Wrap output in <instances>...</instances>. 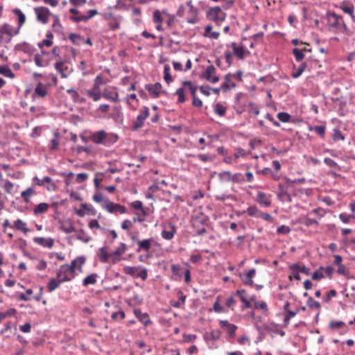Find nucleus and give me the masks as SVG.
Segmentation results:
<instances>
[{
  "instance_id": "34",
  "label": "nucleus",
  "mask_w": 355,
  "mask_h": 355,
  "mask_svg": "<svg viewBox=\"0 0 355 355\" xmlns=\"http://www.w3.org/2000/svg\"><path fill=\"white\" fill-rule=\"evenodd\" d=\"M254 309H260L263 311V314L268 315L269 313V309L268 305L264 301H257L254 302Z\"/></svg>"
},
{
  "instance_id": "43",
  "label": "nucleus",
  "mask_w": 355,
  "mask_h": 355,
  "mask_svg": "<svg viewBox=\"0 0 355 355\" xmlns=\"http://www.w3.org/2000/svg\"><path fill=\"white\" fill-rule=\"evenodd\" d=\"M80 207L85 210L86 214H87L91 216H95L96 214V210L90 204L82 203Z\"/></svg>"
},
{
  "instance_id": "14",
  "label": "nucleus",
  "mask_w": 355,
  "mask_h": 355,
  "mask_svg": "<svg viewBox=\"0 0 355 355\" xmlns=\"http://www.w3.org/2000/svg\"><path fill=\"white\" fill-rule=\"evenodd\" d=\"M257 201L261 206L264 207H269L271 205V200L270 198V196H267L265 193L262 191H258L257 196Z\"/></svg>"
},
{
  "instance_id": "1",
  "label": "nucleus",
  "mask_w": 355,
  "mask_h": 355,
  "mask_svg": "<svg viewBox=\"0 0 355 355\" xmlns=\"http://www.w3.org/2000/svg\"><path fill=\"white\" fill-rule=\"evenodd\" d=\"M91 140L96 144L110 146L118 140V136L113 133H107L105 130H99L92 133Z\"/></svg>"
},
{
  "instance_id": "39",
  "label": "nucleus",
  "mask_w": 355,
  "mask_h": 355,
  "mask_svg": "<svg viewBox=\"0 0 355 355\" xmlns=\"http://www.w3.org/2000/svg\"><path fill=\"white\" fill-rule=\"evenodd\" d=\"M307 67V64L306 62H302L299 67L293 72L292 77L293 78H299L302 73L305 71L306 68Z\"/></svg>"
},
{
  "instance_id": "58",
  "label": "nucleus",
  "mask_w": 355,
  "mask_h": 355,
  "mask_svg": "<svg viewBox=\"0 0 355 355\" xmlns=\"http://www.w3.org/2000/svg\"><path fill=\"white\" fill-rule=\"evenodd\" d=\"M291 227L287 225H282L279 226V227H277V233L279 234L286 235V234H289L291 232Z\"/></svg>"
},
{
  "instance_id": "51",
  "label": "nucleus",
  "mask_w": 355,
  "mask_h": 355,
  "mask_svg": "<svg viewBox=\"0 0 355 355\" xmlns=\"http://www.w3.org/2000/svg\"><path fill=\"white\" fill-rule=\"evenodd\" d=\"M69 38L75 45H79L80 42L83 40V38L81 37V35L77 33H70Z\"/></svg>"
},
{
  "instance_id": "21",
  "label": "nucleus",
  "mask_w": 355,
  "mask_h": 355,
  "mask_svg": "<svg viewBox=\"0 0 355 355\" xmlns=\"http://www.w3.org/2000/svg\"><path fill=\"white\" fill-rule=\"evenodd\" d=\"M341 19L342 17L337 15L336 13H330L329 15V21L330 23L331 27L338 28L340 26V20Z\"/></svg>"
},
{
  "instance_id": "31",
  "label": "nucleus",
  "mask_w": 355,
  "mask_h": 355,
  "mask_svg": "<svg viewBox=\"0 0 355 355\" xmlns=\"http://www.w3.org/2000/svg\"><path fill=\"white\" fill-rule=\"evenodd\" d=\"M0 185L4 189V191L8 193H12L14 189V185L12 182L0 179Z\"/></svg>"
},
{
  "instance_id": "62",
  "label": "nucleus",
  "mask_w": 355,
  "mask_h": 355,
  "mask_svg": "<svg viewBox=\"0 0 355 355\" xmlns=\"http://www.w3.org/2000/svg\"><path fill=\"white\" fill-rule=\"evenodd\" d=\"M236 295H233V293H232L231 296L230 297H228L226 301H225V305L228 307V308H230L231 310H234V306H235V304H236V301L234 299V297H235Z\"/></svg>"
},
{
  "instance_id": "26",
  "label": "nucleus",
  "mask_w": 355,
  "mask_h": 355,
  "mask_svg": "<svg viewBox=\"0 0 355 355\" xmlns=\"http://www.w3.org/2000/svg\"><path fill=\"white\" fill-rule=\"evenodd\" d=\"M17 17L18 25L21 27L26 21V16L19 8H14L12 11Z\"/></svg>"
},
{
  "instance_id": "3",
  "label": "nucleus",
  "mask_w": 355,
  "mask_h": 355,
  "mask_svg": "<svg viewBox=\"0 0 355 355\" xmlns=\"http://www.w3.org/2000/svg\"><path fill=\"white\" fill-rule=\"evenodd\" d=\"M149 108L146 106L143 107L142 110H139L136 120L132 123V130H137L141 128L144 125V121L149 116Z\"/></svg>"
},
{
  "instance_id": "44",
  "label": "nucleus",
  "mask_w": 355,
  "mask_h": 355,
  "mask_svg": "<svg viewBox=\"0 0 355 355\" xmlns=\"http://www.w3.org/2000/svg\"><path fill=\"white\" fill-rule=\"evenodd\" d=\"M59 137H60L59 132H54V138L50 141V144H49L50 150H54L58 148V145H59V141H58Z\"/></svg>"
},
{
  "instance_id": "55",
  "label": "nucleus",
  "mask_w": 355,
  "mask_h": 355,
  "mask_svg": "<svg viewBox=\"0 0 355 355\" xmlns=\"http://www.w3.org/2000/svg\"><path fill=\"white\" fill-rule=\"evenodd\" d=\"M127 250V246L124 243H120V247L111 253L112 255L121 256Z\"/></svg>"
},
{
  "instance_id": "46",
  "label": "nucleus",
  "mask_w": 355,
  "mask_h": 355,
  "mask_svg": "<svg viewBox=\"0 0 355 355\" xmlns=\"http://www.w3.org/2000/svg\"><path fill=\"white\" fill-rule=\"evenodd\" d=\"M87 94L88 96L92 98L94 101H98L102 96V94H101L100 91H96L92 89L87 90Z\"/></svg>"
},
{
  "instance_id": "60",
  "label": "nucleus",
  "mask_w": 355,
  "mask_h": 355,
  "mask_svg": "<svg viewBox=\"0 0 355 355\" xmlns=\"http://www.w3.org/2000/svg\"><path fill=\"white\" fill-rule=\"evenodd\" d=\"M44 187L46 189L47 191H54L57 189L58 187L55 182V181L53 180V179H52V180H50V181H47V182H45V186Z\"/></svg>"
},
{
  "instance_id": "49",
  "label": "nucleus",
  "mask_w": 355,
  "mask_h": 355,
  "mask_svg": "<svg viewBox=\"0 0 355 355\" xmlns=\"http://www.w3.org/2000/svg\"><path fill=\"white\" fill-rule=\"evenodd\" d=\"M214 112L220 116H223L225 114L226 108L220 103H216L214 107Z\"/></svg>"
},
{
  "instance_id": "40",
  "label": "nucleus",
  "mask_w": 355,
  "mask_h": 355,
  "mask_svg": "<svg viewBox=\"0 0 355 355\" xmlns=\"http://www.w3.org/2000/svg\"><path fill=\"white\" fill-rule=\"evenodd\" d=\"M1 33L8 35V37H13L12 27L8 23L1 25Z\"/></svg>"
},
{
  "instance_id": "7",
  "label": "nucleus",
  "mask_w": 355,
  "mask_h": 355,
  "mask_svg": "<svg viewBox=\"0 0 355 355\" xmlns=\"http://www.w3.org/2000/svg\"><path fill=\"white\" fill-rule=\"evenodd\" d=\"M304 182L305 179H293V180L291 179H286L284 186H288L289 183L292 184L294 193H291V194L297 196L303 193V189L302 188H298L297 186L303 184Z\"/></svg>"
},
{
  "instance_id": "37",
  "label": "nucleus",
  "mask_w": 355,
  "mask_h": 355,
  "mask_svg": "<svg viewBox=\"0 0 355 355\" xmlns=\"http://www.w3.org/2000/svg\"><path fill=\"white\" fill-rule=\"evenodd\" d=\"M100 254H99V259L100 261L102 263H107L109 257L112 256V254H108L106 251V247H101L99 249Z\"/></svg>"
},
{
  "instance_id": "25",
  "label": "nucleus",
  "mask_w": 355,
  "mask_h": 355,
  "mask_svg": "<svg viewBox=\"0 0 355 355\" xmlns=\"http://www.w3.org/2000/svg\"><path fill=\"white\" fill-rule=\"evenodd\" d=\"M231 46L233 49L234 53L239 59H243L245 57V49L243 46H237L235 42L231 43Z\"/></svg>"
},
{
  "instance_id": "17",
  "label": "nucleus",
  "mask_w": 355,
  "mask_h": 355,
  "mask_svg": "<svg viewBox=\"0 0 355 355\" xmlns=\"http://www.w3.org/2000/svg\"><path fill=\"white\" fill-rule=\"evenodd\" d=\"M168 187V183L166 182L164 179H163L159 183H156L153 184L149 187V191H152L155 192L157 190H162L164 192L171 193V191L168 189L166 187Z\"/></svg>"
},
{
  "instance_id": "47",
  "label": "nucleus",
  "mask_w": 355,
  "mask_h": 355,
  "mask_svg": "<svg viewBox=\"0 0 355 355\" xmlns=\"http://www.w3.org/2000/svg\"><path fill=\"white\" fill-rule=\"evenodd\" d=\"M299 264L293 263L289 267V270H291L292 275L296 280H300L301 277L300 275V271H298Z\"/></svg>"
},
{
  "instance_id": "54",
  "label": "nucleus",
  "mask_w": 355,
  "mask_h": 355,
  "mask_svg": "<svg viewBox=\"0 0 355 355\" xmlns=\"http://www.w3.org/2000/svg\"><path fill=\"white\" fill-rule=\"evenodd\" d=\"M33 189L31 187H28V189L21 192V196L24 198V200L28 202L29 201V198L33 195Z\"/></svg>"
},
{
  "instance_id": "18",
  "label": "nucleus",
  "mask_w": 355,
  "mask_h": 355,
  "mask_svg": "<svg viewBox=\"0 0 355 355\" xmlns=\"http://www.w3.org/2000/svg\"><path fill=\"white\" fill-rule=\"evenodd\" d=\"M153 241V239L150 238L138 241V248L136 250V252H139L141 250L148 251L151 248Z\"/></svg>"
},
{
  "instance_id": "2",
  "label": "nucleus",
  "mask_w": 355,
  "mask_h": 355,
  "mask_svg": "<svg viewBox=\"0 0 355 355\" xmlns=\"http://www.w3.org/2000/svg\"><path fill=\"white\" fill-rule=\"evenodd\" d=\"M225 17L226 14L219 6L211 8L207 12V18L214 21L218 26H220L225 21Z\"/></svg>"
},
{
  "instance_id": "6",
  "label": "nucleus",
  "mask_w": 355,
  "mask_h": 355,
  "mask_svg": "<svg viewBox=\"0 0 355 355\" xmlns=\"http://www.w3.org/2000/svg\"><path fill=\"white\" fill-rule=\"evenodd\" d=\"M35 13L36 15L37 20L44 24H46L49 21V17L51 15V13L48 8L40 6L34 8Z\"/></svg>"
},
{
  "instance_id": "57",
  "label": "nucleus",
  "mask_w": 355,
  "mask_h": 355,
  "mask_svg": "<svg viewBox=\"0 0 355 355\" xmlns=\"http://www.w3.org/2000/svg\"><path fill=\"white\" fill-rule=\"evenodd\" d=\"M293 54L294 55L295 60L297 62H301L304 58V55L302 50L295 48L293 49Z\"/></svg>"
},
{
  "instance_id": "20",
  "label": "nucleus",
  "mask_w": 355,
  "mask_h": 355,
  "mask_svg": "<svg viewBox=\"0 0 355 355\" xmlns=\"http://www.w3.org/2000/svg\"><path fill=\"white\" fill-rule=\"evenodd\" d=\"M55 69L61 74L62 78H65L68 76L67 71H68V67L64 65L63 61L60 60L55 63Z\"/></svg>"
},
{
  "instance_id": "28",
  "label": "nucleus",
  "mask_w": 355,
  "mask_h": 355,
  "mask_svg": "<svg viewBox=\"0 0 355 355\" xmlns=\"http://www.w3.org/2000/svg\"><path fill=\"white\" fill-rule=\"evenodd\" d=\"M220 337V331L219 330H213L210 333H205L204 338L206 340H217Z\"/></svg>"
},
{
  "instance_id": "59",
  "label": "nucleus",
  "mask_w": 355,
  "mask_h": 355,
  "mask_svg": "<svg viewBox=\"0 0 355 355\" xmlns=\"http://www.w3.org/2000/svg\"><path fill=\"white\" fill-rule=\"evenodd\" d=\"M280 191L277 193V198L281 201H285L284 198L286 194V186L279 184Z\"/></svg>"
},
{
  "instance_id": "50",
  "label": "nucleus",
  "mask_w": 355,
  "mask_h": 355,
  "mask_svg": "<svg viewBox=\"0 0 355 355\" xmlns=\"http://www.w3.org/2000/svg\"><path fill=\"white\" fill-rule=\"evenodd\" d=\"M170 66L168 64H165L164 67V79L166 82L167 84H169L172 82L173 79L170 73Z\"/></svg>"
},
{
  "instance_id": "4",
  "label": "nucleus",
  "mask_w": 355,
  "mask_h": 355,
  "mask_svg": "<svg viewBox=\"0 0 355 355\" xmlns=\"http://www.w3.org/2000/svg\"><path fill=\"white\" fill-rule=\"evenodd\" d=\"M105 204H101V207L111 214L115 212L125 214L127 212V209L125 206H123L120 204L114 203L111 202L108 198H105Z\"/></svg>"
},
{
  "instance_id": "22",
  "label": "nucleus",
  "mask_w": 355,
  "mask_h": 355,
  "mask_svg": "<svg viewBox=\"0 0 355 355\" xmlns=\"http://www.w3.org/2000/svg\"><path fill=\"white\" fill-rule=\"evenodd\" d=\"M231 73H227L225 76V82L221 85V88L224 91L229 90L231 87H236V85L234 83L231 82Z\"/></svg>"
},
{
  "instance_id": "45",
  "label": "nucleus",
  "mask_w": 355,
  "mask_h": 355,
  "mask_svg": "<svg viewBox=\"0 0 355 355\" xmlns=\"http://www.w3.org/2000/svg\"><path fill=\"white\" fill-rule=\"evenodd\" d=\"M53 34L50 32H48L46 33V38L43 40L42 42L38 44L39 47L42 48L43 45H45L46 46H50L53 44Z\"/></svg>"
},
{
  "instance_id": "16",
  "label": "nucleus",
  "mask_w": 355,
  "mask_h": 355,
  "mask_svg": "<svg viewBox=\"0 0 355 355\" xmlns=\"http://www.w3.org/2000/svg\"><path fill=\"white\" fill-rule=\"evenodd\" d=\"M47 94L46 87L44 85H43L41 82H39L36 85L34 93L32 95V97L34 98L35 96H40L41 98H44Z\"/></svg>"
},
{
  "instance_id": "32",
  "label": "nucleus",
  "mask_w": 355,
  "mask_h": 355,
  "mask_svg": "<svg viewBox=\"0 0 355 355\" xmlns=\"http://www.w3.org/2000/svg\"><path fill=\"white\" fill-rule=\"evenodd\" d=\"M97 277L98 275L96 273L90 274L83 280V285L87 286L89 284H95L96 283Z\"/></svg>"
},
{
  "instance_id": "11",
  "label": "nucleus",
  "mask_w": 355,
  "mask_h": 355,
  "mask_svg": "<svg viewBox=\"0 0 355 355\" xmlns=\"http://www.w3.org/2000/svg\"><path fill=\"white\" fill-rule=\"evenodd\" d=\"M162 85L159 83H156L155 84H146L145 88L148 92L152 95L154 98L159 97Z\"/></svg>"
},
{
  "instance_id": "52",
  "label": "nucleus",
  "mask_w": 355,
  "mask_h": 355,
  "mask_svg": "<svg viewBox=\"0 0 355 355\" xmlns=\"http://www.w3.org/2000/svg\"><path fill=\"white\" fill-rule=\"evenodd\" d=\"M207 218L197 216L193 220V227H198L200 225H204L207 223Z\"/></svg>"
},
{
  "instance_id": "23",
  "label": "nucleus",
  "mask_w": 355,
  "mask_h": 355,
  "mask_svg": "<svg viewBox=\"0 0 355 355\" xmlns=\"http://www.w3.org/2000/svg\"><path fill=\"white\" fill-rule=\"evenodd\" d=\"M76 239L85 243H89L92 240V237L89 236L83 229L76 230Z\"/></svg>"
},
{
  "instance_id": "36",
  "label": "nucleus",
  "mask_w": 355,
  "mask_h": 355,
  "mask_svg": "<svg viewBox=\"0 0 355 355\" xmlns=\"http://www.w3.org/2000/svg\"><path fill=\"white\" fill-rule=\"evenodd\" d=\"M246 212L250 216L259 218L262 211L256 206H250L247 209Z\"/></svg>"
},
{
  "instance_id": "24",
  "label": "nucleus",
  "mask_w": 355,
  "mask_h": 355,
  "mask_svg": "<svg viewBox=\"0 0 355 355\" xmlns=\"http://www.w3.org/2000/svg\"><path fill=\"white\" fill-rule=\"evenodd\" d=\"M85 261H86V259L84 256H79L77 258L72 260L69 265H71V266H73L79 271H81L82 266L85 264Z\"/></svg>"
},
{
  "instance_id": "64",
  "label": "nucleus",
  "mask_w": 355,
  "mask_h": 355,
  "mask_svg": "<svg viewBox=\"0 0 355 355\" xmlns=\"http://www.w3.org/2000/svg\"><path fill=\"white\" fill-rule=\"evenodd\" d=\"M306 305L309 307V308H316V309H320V304L317 302V301H315L312 297H309L308 298V300L306 302Z\"/></svg>"
},
{
  "instance_id": "15",
  "label": "nucleus",
  "mask_w": 355,
  "mask_h": 355,
  "mask_svg": "<svg viewBox=\"0 0 355 355\" xmlns=\"http://www.w3.org/2000/svg\"><path fill=\"white\" fill-rule=\"evenodd\" d=\"M168 227L170 230H162L161 235L163 239H164L166 240H171L173 238L174 235L176 233V227L171 223H168Z\"/></svg>"
},
{
  "instance_id": "10",
  "label": "nucleus",
  "mask_w": 355,
  "mask_h": 355,
  "mask_svg": "<svg viewBox=\"0 0 355 355\" xmlns=\"http://www.w3.org/2000/svg\"><path fill=\"white\" fill-rule=\"evenodd\" d=\"M60 226L59 229L65 234H70L76 232V229L73 225V223L71 219H67L65 221H60Z\"/></svg>"
},
{
  "instance_id": "13",
  "label": "nucleus",
  "mask_w": 355,
  "mask_h": 355,
  "mask_svg": "<svg viewBox=\"0 0 355 355\" xmlns=\"http://www.w3.org/2000/svg\"><path fill=\"white\" fill-rule=\"evenodd\" d=\"M33 241L43 247L51 248L54 244V240L52 238L34 237Z\"/></svg>"
},
{
  "instance_id": "42",
  "label": "nucleus",
  "mask_w": 355,
  "mask_h": 355,
  "mask_svg": "<svg viewBox=\"0 0 355 355\" xmlns=\"http://www.w3.org/2000/svg\"><path fill=\"white\" fill-rule=\"evenodd\" d=\"M0 74L10 78H13L15 77V73L8 66H0Z\"/></svg>"
},
{
  "instance_id": "9",
  "label": "nucleus",
  "mask_w": 355,
  "mask_h": 355,
  "mask_svg": "<svg viewBox=\"0 0 355 355\" xmlns=\"http://www.w3.org/2000/svg\"><path fill=\"white\" fill-rule=\"evenodd\" d=\"M256 269L252 268L248 272L241 274L240 278L242 282L245 286H252L253 285V277L255 276Z\"/></svg>"
},
{
  "instance_id": "61",
  "label": "nucleus",
  "mask_w": 355,
  "mask_h": 355,
  "mask_svg": "<svg viewBox=\"0 0 355 355\" xmlns=\"http://www.w3.org/2000/svg\"><path fill=\"white\" fill-rule=\"evenodd\" d=\"M175 94L178 96V103H182L185 101L186 99L184 97V89L182 87L178 89Z\"/></svg>"
},
{
  "instance_id": "63",
  "label": "nucleus",
  "mask_w": 355,
  "mask_h": 355,
  "mask_svg": "<svg viewBox=\"0 0 355 355\" xmlns=\"http://www.w3.org/2000/svg\"><path fill=\"white\" fill-rule=\"evenodd\" d=\"M67 93L71 96V97L74 103L78 102L79 94L75 89H73L72 88L68 89L67 90Z\"/></svg>"
},
{
  "instance_id": "53",
  "label": "nucleus",
  "mask_w": 355,
  "mask_h": 355,
  "mask_svg": "<svg viewBox=\"0 0 355 355\" xmlns=\"http://www.w3.org/2000/svg\"><path fill=\"white\" fill-rule=\"evenodd\" d=\"M324 269V267L320 266L316 271L313 272L312 275V279L320 281V279H323L324 277L323 273L322 272V270Z\"/></svg>"
},
{
  "instance_id": "29",
  "label": "nucleus",
  "mask_w": 355,
  "mask_h": 355,
  "mask_svg": "<svg viewBox=\"0 0 355 355\" xmlns=\"http://www.w3.org/2000/svg\"><path fill=\"white\" fill-rule=\"evenodd\" d=\"M14 227L16 230L22 231L25 234L30 231V230L26 227V223L19 218L15 221Z\"/></svg>"
},
{
  "instance_id": "56",
  "label": "nucleus",
  "mask_w": 355,
  "mask_h": 355,
  "mask_svg": "<svg viewBox=\"0 0 355 355\" xmlns=\"http://www.w3.org/2000/svg\"><path fill=\"white\" fill-rule=\"evenodd\" d=\"M277 118L283 123H288L291 120V115L287 112H282L277 114Z\"/></svg>"
},
{
  "instance_id": "35",
  "label": "nucleus",
  "mask_w": 355,
  "mask_h": 355,
  "mask_svg": "<svg viewBox=\"0 0 355 355\" xmlns=\"http://www.w3.org/2000/svg\"><path fill=\"white\" fill-rule=\"evenodd\" d=\"M340 8L344 12L349 14L350 16L354 15V7L352 3L343 2Z\"/></svg>"
},
{
  "instance_id": "30",
  "label": "nucleus",
  "mask_w": 355,
  "mask_h": 355,
  "mask_svg": "<svg viewBox=\"0 0 355 355\" xmlns=\"http://www.w3.org/2000/svg\"><path fill=\"white\" fill-rule=\"evenodd\" d=\"M61 284V282H60V279H57L55 278H51L48 284H47V289L49 293L53 292L56 288H58L60 285Z\"/></svg>"
},
{
  "instance_id": "19",
  "label": "nucleus",
  "mask_w": 355,
  "mask_h": 355,
  "mask_svg": "<svg viewBox=\"0 0 355 355\" xmlns=\"http://www.w3.org/2000/svg\"><path fill=\"white\" fill-rule=\"evenodd\" d=\"M220 324L221 328L227 329L230 337L234 336L235 331L237 329L235 324L230 323L227 320H220Z\"/></svg>"
},
{
  "instance_id": "48",
  "label": "nucleus",
  "mask_w": 355,
  "mask_h": 355,
  "mask_svg": "<svg viewBox=\"0 0 355 355\" xmlns=\"http://www.w3.org/2000/svg\"><path fill=\"white\" fill-rule=\"evenodd\" d=\"M182 85L184 86V87H187L188 89H189L191 95H192V98H194V96H196V91L198 89V87L197 86H194L192 85L191 82L189 81V80H184L182 82Z\"/></svg>"
},
{
  "instance_id": "38",
  "label": "nucleus",
  "mask_w": 355,
  "mask_h": 355,
  "mask_svg": "<svg viewBox=\"0 0 355 355\" xmlns=\"http://www.w3.org/2000/svg\"><path fill=\"white\" fill-rule=\"evenodd\" d=\"M49 205L45 202H41L34 208V214L35 215L41 214L48 210Z\"/></svg>"
},
{
  "instance_id": "8",
  "label": "nucleus",
  "mask_w": 355,
  "mask_h": 355,
  "mask_svg": "<svg viewBox=\"0 0 355 355\" xmlns=\"http://www.w3.org/2000/svg\"><path fill=\"white\" fill-rule=\"evenodd\" d=\"M102 96L106 100L112 102H117L119 101V94L116 91V89L113 87H106L102 93Z\"/></svg>"
},
{
  "instance_id": "27",
  "label": "nucleus",
  "mask_w": 355,
  "mask_h": 355,
  "mask_svg": "<svg viewBox=\"0 0 355 355\" xmlns=\"http://www.w3.org/2000/svg\"><path fill=\"white\" fill-rule=\"evenodd\" d=\"M178 300L177 302H171V304L172 306L175 308H179L181 305L184 304L186 300V295H184L182 291H179L178 293Z\"/></svg>"
},
{
  "instance_id": "5",
  "label": "nucleus",
  "mask_w": 355,
  "mask_h": 355,
  "mask_svg": "<svg viewBox=\"0 0 355 355\" xmlns=\"http://www.w3.org/2000/svg\"><path fill=\"white\" fill-rule=\"evenodd\" d=\"M201 78L211 83H216L219 81V77L216 76V69L211 64L207 67L202 73Z\"/></svg>"
},
{
  "instance_id": "12",
  "label": "nucleus",
  "mask_w": 355,
  "mask_h": 355,
  "mask_svg": "<svg viewBox=\"0 0 355 355\" xmlns=\"http://www.w3.org/2000/svg\"><path fill=\"white\" fill-rule=\"evenodd\" d=\"M134 313L137 318L141 322L145 327H147L152 322L147 313H143L141 309H136L134 310Z\"/></svg>"
},
{
  "instance_id": "33",
  "label": "nucleus",
  "mask_w": 355,
  "mask_h": 355,
  "mask_svg": "<svg viewBox=\"0 0 355 355\" xmlns=\"http://www.w3.org/2000/svg\"><path fill=\"white\" fill-rule=\"evenodd\" d=\"M15 49V50L23 51L24 53H31L33 51L32 46L26 42L17 44Z\"/></svg>"
},
{
  "instance_id": "41",
  "label": "nucleus",
  "mask_w": 355,
  "mask_h": 355,
  "mask_svg": "<svg viewBox=\"0 0 355 355\" xmlns=\"http://www.w3.org/2000/svg\"><path fill=\"white\" fill-rule=\"evenodd\" d=\"M309 131L315 132L319 136L321 137H324L326 130L325 125H316V126H310L309 128Z\"/></svg>"
}]
</instances>
